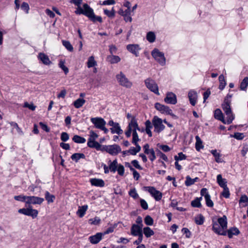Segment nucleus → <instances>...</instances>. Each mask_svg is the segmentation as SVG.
<instances>
[{"mask_svg":"<svg viewBox=\"0 0 248 248\" xmlns=\"http://www.w3.org/2000/svg\"><path fill=\"white\" fill-rule=\"evenodd\" d=\"M101 150L102 151H106L111 155H115L121 152V148L119 145L113 144L110 145H103Z\"/></svg>","mask_w":248,"mask_h":248,"instance_id":"obj_7","label":"nucleus"},{"mask_svg":"<svg viewBox=\"0 0 248 248\" xmlns=\"http://www.w3.org/2000/svg\"><path fill=\"white\" fill-rule=\"evenodd\" d=\"M147 40L151 43H154L156 39L155 33L153 31H149L146 34Z\"/></svg>","mask_w":248,"mask_h":248,"instance_id":"obj_33","label":"nucleus"},{"mask_svg":"<svg viewBox=\"0 0 248 248\" xmlns=\"http://www.w3.org/2000/svg\"><path fill=\"white\" fill-rule=\"evenodd\" d=\"M227 219L225 216L217 219V222L213 224V229L216 233L221 235H227Z\"/></svg>","mask_w":248,"mask_h":248,"instance_id":"obj_2","label":"nucleus"},{"mask_svg":"<svg viewBox=\"0 0 248 248\" xmlns=\"http://www.w3.org/2000/svg\"><path fill=\"white\" fill-rule=\"evenodd\" d=\"M152 124L154 127V132L159 133L165 128L163 124V120L157 116H154L152 119Z\"/></svg>","mask_w":248,"mask_h":248,"instance_id":"obj_6","label":"nucleus"},{"mask_svg":"<svg viewBox=\"0 0 248 248\" xmlns=\"http://www.w3.org/2000/svg\"><path fill=\"white\" fill-rule=\"evenodd\" d=\"M86 64L88 68L95 67L97 64L93 56H91L88 58Z\"/></svg>","mask_w":248,"mask_h":248,"instance_id":"obj_28","label":"nucleus"},{"mask_svg":"<svg viewBox=\"0 0 248 248\" xmlns=\"http://www.w3.org/2000/svg\"><path fill=\"white\" fill-rule=\"evenodd\" d=\"M131 233L133 236L142 235V227L137 224H133L131 228Z\"/></svg>","mask_w":248,"mask_h":248,"instance_id":"obj_21","label":"nucleus"},{"mask_svg":"<svg viewBox=\"0 0 248 248\" xmlns=\"http://www.w3.org/2000/svg\"><path fill=\"white\" fill-rule=\"evenodd\" d=\"M85 103V100L83 98H78L76 101H74L73 104L74 107L78 108L81 107Z\"/></svg>","mask_w":248,"mask_h":248,"instance_id":"obj_39","label":"nucleus"},{"mask_svg":"<svg viewBox=\"0 0 248 248\" xmlns=\"http://www.w3.org/2000/svg\"><path fill=\"white\" fill-rule=\"evenodd\" d=\"M124 134L127 138L130 137L132 135V142L136 146V147H131L129 149L128 152L131 155H136L141 150V147L138 143V142L140 141V140L139 137L137 132L135 131V127L132 125L130 126H129V130L127 131H125Z\"/></svg>","mask_w":248,"mask_h":248,"instance_id":"obj_1","label":"nucleus"},{"mask_svg":"<svg viewBox=\"0 0 248 248\" xmlns=\"http://www.w3.org/2000/svg\"><path fill=\"white\" fill-rule=\"evenodd\" d=\"M45 199L47 201L48 203L54 202L55 199L54 195L50 194L48 191L45 192Z\"/></svg>","mask_w":248,"mask_h":248,"instance_id":"obj_43","label":"nucleus"},{"mask_svg":"<svg viewBox=\"0 0 248 248\" xmlns=\"http://www.w3.org/2000/svg\"><path fill=\"white\" fill-rule=\"evenodd\" d=\"M223 190L221 193V195L223 197L225 198H228L230 196V191L228 187L227 186L223 187Z\"/></svg>","mask_w":248,"mask_h":248,"instance_id":"obj_56","label":"nucleus"},{"mask_svg":"<svg viewBox=\"0 0 248 248\" xmlns=\"http://www.w3.org/2000/svg\"><path fill=\"white\" fill-rule=\"evenodd\" d=\"M151 55L160 65L164 66L166 65V59L163 52L161 51L158 48H155L151 52Z\"/></svg>","mask_w":248,"mask_h":248,"instance_id":"obj_3","label":"nucleus"},{"mask_svg":"<svg viewBox=\"0 0 248 248\" xmlns=\"http://www.w3.org/2000/svg\"><path fill=\"white\" fill-rule=\"evenodd\" d=\"M240 233L239 230L236 227L230 228L227 231V234L229 238H231L233 235H237Z\"/></svg>","mask_w":248,"mask_h":248,"instance_id":"obj_26","label":"nucleus"},{"mask_svg":"<svg viewBox=\"0 0 248 248\" xmlns=\"http://www.w3.org/2000/svg\"><path fill=\"white\" fill-rule=\"evenodd\" d=\"M239 205L241 207H246L248 205V197L246 195H243L240 198L239 201Z\"/></svg>","mask_w":248,"mask_h":248,"instance_id":"obj_29","label":"nucleus"},{"mask_svg":"<svg viewBox=\"0 0 248 248\" xmlns=\"http://www.w3.org/2000/svg\"><path fill=\"white\" fill-rule=\"evenodd\" d=\"M196 139V143H195V148L197 151H199L201 149L203 148V146L202 145V142L200 138L198 136H196L195 137Z\"/></svg>","mask_w":248,"mask_h":248,"instance_id":"obj_35","label":"nucleus"},{"mask_svg":"<svg viewBox=\"0 0 248 248\" xmlns=\"http://www.w3.org/2000/svg\"><path fill=\"white\" fill-rule=\"evenodd\" d=\"M146 87L152 92L154 93L157 95H159L160 93L158 90V86L155 81L150 78H148L144 81Z\"/></svg>","mask_w":248,"mask_h":248,"instance_id":"obj_8","label":"nucleus"},{"mask_svg":"<svg viewBox=\"0 0 248 248\" xmlns=\"http://www.w3.org/2000/svg\"><path fill=\"white\" fill-rule=\"evenodd\" d=\"M231 137H233L237 140H241L244 138V134L242 133L237 132L235 133L233 135H231Z\"/></svg>","mask_w":248,"mask_h":248,"instance_id":"obj_59","label":"nucleus"},{"mask_svg":"<svg viewBox=\"0 0 248 248\" xmlns=\"http://www.w3.org/2000/svg\"><path fill=\"white\" fill-rule=\"evenodd\" d=\"M210 152L215 157V159L216 162L219 163L223 162L220 153L217 150H212L210 151Z\"/></svg>","mask_w":248,"mask_h":248,"instance_id":"obj_25","label":"nucleus"},{"mask_svg":"<svg viewBox=\"0 0 248 248\" xmlns=\"http://www.w3.org/2000/svg\"><path fill=\"white\" fill-rule=\"evenodd\" d=\"M188 97L190 103L194 106L198 99V94L196 91L194 90H190L188 93Z\"/></svg>","mask_w":248,"mask_h":248,"instance_id":"obj_19","label":"nucleus"},{"mask_svg":"<svg viewBox=\"0 0 248 248\" xmlns=\"http://www.w3.org/2000/svg\"><path fill=\"white\" fill-rule=\"evenodd\" d=\"M71 158L73 161L77 162L80 159L85 158V155L82 153H75L71 155Z\"/></svg>","mask_w":248,"mask_h":248,"instance_id":"obj_36","label":"nucleus"},{"mask_svg":"<svg viewBox=\"0 0 248 248\" xmlns=\"http://www.w3.org/2000/svg\"><path fill=\"white\" fill-rule=\"evenodd\" d=\"M144 222L147 225L151 226L154 223V220L150 216H147L144 218Z\"/></svg>","mask_w":248,"mask_h":248,"instance_id":"obj_52","label":"nucleus"},{"mask_svg":"<svg viewBox=\"0 0 248 248\" xmlns=\"http://www.w3.org/2000/svg\"><path fill=\"white\" fill-rule=\"evenodd\" d=\"M87 145L89 147L95 148L97 150H98L100 147V145L98 142L91 139H88Z\"/></svg>","mask_w":248,"mask_h":248,"instance_id":"obj_34","label":"nucleus"},{"mask_svg":"<svg viewBox=\"0 0 248 248\" xmlns=\"http://www.w3.org/2000/svg\"><path fill=\"white\" fill-rule=\"evenodd\" d=\"M88 17L90 18L93 21L95 22L96 21L102 22V19L101 16H95V15L94 14L93 11V9H92V14L90 16H88Z\"/></svg>","mask_w":248,"mask_h":248,"instance_id":"obj_45","label":"nucleus"},{"mask_svg":"<svg viewBox=\"0 0 248 248\" xmlns=\"http://www.w3.org/2000/svg\"><path fill=\"white\" fill-rule=\"evenodd\" d=\"M59 66L64 71L66 75L69 72L68 68L65 65L64 61L60 60L59 63Z\"/></svg>","mask_w":248,"mask_h":248,"instance_id":"obj_51","label":"nucleus"},{"mask_svg":"<svg viewBox=\"0 0 248 248\" xmlns=\"http://www.w3.org/2000/svg\"><path fill=\"white\" fill-rule=\"evenodd\" d=\"M119 165H118L117 160L116 159L111 162L110 160L109 161L108 166L110 171L113 172H115L117 169Z\"/></svg>","mask_w":248,"mask_h":248,"instance_id":"obj_31","label":"nucleus"},{"mask_svg":"<svg viewBox=\"0 0 248 248\" xmlns=\"http://www.w3.org/2000/svg\"><path fill=\"white\" fill-rule=\"evenodd\" d=\"M186 155L183 154L182 153H179L178 155L174 156V159L175 161H178L179 160H185L186 159Z\"/></svg>","mask_w":248,"mask_h":248,"instance_id":"obj_57","label":"nucleus"},{"mask_svg":"<svg viewBox=\"0 0 248 248\" xmlns=\"http://www.w3.org/2000/svg\"><path fill=\"white\" fill-rule=\"evenodd\" d=\"M118 171V173L121 175L123 176L124 173V167L121 164H119L117 167V170Z\"/></svg>","mask_w":248,"mask_h":248,"instance_id":"obj_63","label":"nucleus"},{"mask_svg":"<svg viewBox=\"0 0 248 248\" xmlns=\"http://www.w3.org/2000/svg\"><path fill=\"white\" fill-rule=\"evenodd\" d=\"M202 199V197L197 198L191 202V204L192 206L194 207H201L202 206L201 201Z\"/></svg>","mask_w":248,"mask_h":248,"instance_id":"obj_46","label":"nucleus"},{"mask_svg":"<svg viewBox=\"0 0 248 248\" xmlns=\"http://www.w3.org/2000/svg\"><path fill=\"white\" fill-rule=\"evenodd\" d=\"M88 208V206L87 205H84L81 206H79L78 208V210L77 211V215L79 217H82L85 214Z\"/></svg>","mask_w":248,"mask_h":248,"instance_id":"obj_24","label":"nucleus"},{"mask_svg":"<svg viewBox=\"0 0 248 248\" xmlns=\"http://www.w3.org/2000/svg\"><path fill=\"white\" fill-rule=\"evenodd\" d=\"M92 186L97 187H103L105 186L104 181L101 179L92 178L90 180Z\"/></svg>","mask_w":248,"mask_h":248,"instance_id":"obj_23","label":"nucleus"},{"mask_svg":"<svg viewBox=\"0 0 248 248\" xmlns=\"http://www.w3.org/2000/svg\"><path fill=\"white\" fill-rule=\"evenodd\" d=\"M88 222L91 225H98L100 223L101 219L99 217H95L94 218L89 219Z\"/></svg>","mask_w":248,"mask_h":248,"instance_id":"obj_48","label":"nucleus"},{"mask_svg":"<svg viewBox=\"0 0 248 248\" xmlns=\"http://www.w3.org/2000/svg\"><path fill=\"white\" fill-rule=\"evenodd\" d=\"M232 96V94H231L230 93L228 94L226 97H225L224 102L222 104H227L229 106H231V98Z\"/></svg>","mask_w":248,"mask_h":248,"instance_id":"obj_58","label":"nucleus"},{"mask_svg":"<svg viewBox=\"0 0 248 248\" xmlns=\"http://www.w3.org/2000/svg\"><path fill=\"white\" fill-rule=\"evenodd\" d=\"M28 197V196H27L21 194L18 196H15L14 197V199L17 201L24 202L27 204Z\"/></svg>","mask_w":248,"mask_h":248,"instance_id":"obj_40","label":"nucleus"},{"mask_svg":"<svg viewBox=\"0 0 248 248\" xmlns=\"http://www.w3.org/2000/svg\"><path fill=\"white\" fill-rule=\"evenodd\" d=\"M116 79L121 86L126 88H131L133 86L132 82L129 80L122 72L116 75Z\"/></svg>","mask_w":248,"mask_h":248,"instance_id":"obj_5","label":"nucleus"},{"mask_svg":"<svg viewBox=\"0 0 248 248\" xmlns=\"http://www.w3.org/2000/svg\"><path fill=\"white\" fill-rule=\"evenodd\" d=\"M248 86V77H245L240 85V88L241 90L246 91Z\"/></svg>","mask_w":248,"mask_h":248,"instance_id":"obj_42","label":"nucleus"},{"mask_svg":"<svg viewBox=\"0 0 248 248\" xmlns=\"http://www.w3.org/2000/svg\"><path fill=\"white\" fill-rule=\"evenodd\" d=\"M107 59L110 63L112 64L117 63L121 61V58L116 55H112L111 56H108Z\"/></svg>","mask_w":248,"mask_h":248,"instance_id":"obj_37","label":"nucleus"},{"mask_svg":"<svg viewBox=\"0 0 248 248\" xmlns=\"http://www.w3.org/2000/svg\"><path fill=\"white\" fill-rule=\"evenodd\" d=\"M104 14L109 17H113L115 16V11L113 8L111 11H109L107 9H104Z\"/></svg>","mask_w":248,"mask_h":248,"instance_id":"obj_53","label":"nucleus"},{"mask_svg":"<svg viewBox=\"0 0 248 248\" xmlns=\"http://www.w3.org/2000/svg\"><path fill=\"white\" fill-rule=\"evenodd\" d=\"M155 108L162 114L172 115V111L169 107L160 104L159 103H156L155 105Z\"/></svg>","mask_w":248,"mask_h":248,"instance_id":"obj_13","label":"nucleus"},{"mask_svg":"<svg viewBox=\"0 0 248 248\" xmlns=\"http://www.w3.org/2000/svg\"><path fill=\"white\" fill-rule=\"evenodd\" d=\"M117 225L116 224L108 227L103 233V235L107 234H109L113 232L114 229L116 228Z\"/></svg>","mask_w":248,"mask_h":248,"instance_id":"obj_61","label":"nucleus"},{"mask_svg":"<svg viewBox=\"0 0 248 248\" xmlns=\"http://www.w3.org/2000/svg\"><path fill=\"white\" fill-rule=\"evenodd\" d=\"M127 166L130 168V170L133 172L134 178L136 180H138L140 177L139 173L132 166H131L129 163H127Z\"/></svg>","mask_w":248,"mask_h":248,"instance_id":"obj_49","label":"nucleus"},{"mask_svg":"<svg viewBox=\"0 0 248 248\" xmlns=\"http://www.w3.org/2000/svg\"><path fill=\"white\" fill-rule=\"evenodd\" d=\"M18 212L26 216L31 217L33 218H36L38 215V211L36 209H33L30 205L26 208L19 209Z\"/></svg>","mask_w":248,"mask_h":248,"instance_id":"obj_9","label":"nucleus"},{"mask_svg":"<svg viewBox=\"0 0 248 248\" xmlns=\"http://www.w3.org/2000/svg\"><path fill=\"white\" fill-rule=\"evenodd\" d=\"M215 118L223 123L224 116L223 114L220 109H217L214 112Z\"/></svg>","mask_w":248,"mask_h":248,"instance_id":"obj_32","label":"nucleus"},{"mask_svg":"<svg viewBox=\"0 0 248 248\" xmlns=\"http://www.w3.org/2000/svg\"><path fill=\"white\" fill-rule=\"evenodd\" d=\"M21 8L25 12V13L26 14L29 13L30 7H29V4L27 2H23L22 3Z\"/></svg>","mask_w":248,"mask_h":248,"instance_id":"obj_64","label":"nucleus"},{"mask_svg":"<svg viewBox=\"0 0 248 248\" xmlns=\"http://www.w3.org/2000/svg\"><path fill=\"white\" fill-rule=\"evenodd\" d=\"M126 117L129 121L128 122V125L125 131H127L128 130H129V126H130L131 125L135 127V131L137 132V130L140 131V128L137 122V120L136 119V117L134 116H132L129 113H128L126 114Z\"/></svg>","mask_w":248,"mask_h":248,"instance_id":"obj_12","label":"nucleus"},{"mask_svg":"<svg viewBox=\"0 0 248 248\" xmlns=\"http://www.w3.org/2000/svg\"><path fill=\"white\" fill-rule=\"evenodd\" d=\"M164 101L166 103L174 105L177 103L176 96L173 93H168L164 99Z\"/></svg>","mask_w":248,"mask_h":248,"instance_id":"obj_17","label":"nucleus"},{"mask_svg":"<svg viewBox=\"0 0 248 248\" xmlns=\"http://www.w3.org/2000/svg\"><path fill=\"white\" fill-rule=\"evenodd\" d=\"M204 198L206 202V204L208 207H212L214 206V203L211 199L210 196Z\"/></svg>","mask_w":248,"mask_h":248,"instance_id":"obj_62","label":"nucleus"},{"mask_svg":"<svg viewBox=\"0 0 248 248\" xmlns=\"http://www.w3.org/2000/svg\"><path fill=\"white\" fill-rule=\"evenodd\" d=\"M77 6V10L75 11L76 14H83L87 17L92 14V8L87 4H84L82 7H81L80 5Z\"/></svg>","mask_w":248,"mask_h":248,"instance_id":"obj_11","label":"nucleus"},{"mask_svg":"<svg viewBox=\"0 0 248 248\" xmlns=\"http://www.w3.org/2000/svg\"><path fill=\"white\" fill-rule=\"evenodd\" d=\"M110 130L112 134L116 133L118 135H120L123 133V131L121 129L120 124L118 123L111 127Z\"/></svg>","mask_w":248,"mask_h":248,"instance_id":"obj_30","label":"nucleus"},{"mask_svg":"<svg viewBox=\"0 0 248 248\" xmlns=\"http://www.w3.org/2000/svg\"><path fill=\"white\" fill-rule=\"evenodd\" d=\"M103 234L101 232H98L95 235H92L89 237L90 242L93 244H96L99 243L102 238Z\"/></svg>","mask_w":248,"mask_h":248,"instance_id":"obj_20","label":"nucleus"},{"mask_svg":"<svg viewBox=\"0 0 248 248\" xmlns=\"http://www.w3.org/2000/svg\"><path fill=\"white\" fill-rule=\"evenodd\" d=\"M217 181L219 186L221 187L227 186V181L225 179L222 178L221 174H218L217 176Z\"/></svg>","mask_w":248,"mask_h":248,"instance_id":"obj_27","label":"nucleus"},{"mask_svg":"<svg viewBox=\"0 0 248 248\" xmlns=\"http://www.w3.org/2000/svg\"><path fill=\"white\" fill-rule=\"evenodd\" d=\"M194 184V180L191 179L190 176H187L186 177V180L185 181V185L187 186H190Z\"/></svg>","mask_w":248,"mask_h":248,"instance_id":"obj_60","label":"nucleus"},{"mask_svg":"<svg viewBox=\"0 0 248 248\" xmlns=\"http://www.w3.org/2000/svg\"><path fill=\"white\" fill-rule=\"evenodd\" d=\"M222 107L226 115V119L224 118L223 124H231L234 119L235 116L232 111L231 106L227 104H222Z\"/></svg>","mask_w":248,"mask_h":248,"instance_id":"obj_4","label":"nucleus"},{"mask_svg":"<svg viewBox=\"0 0 248 248\" xmlns=\"http://www.w3.org/2000/svg\"><path fill=\"white\" fill-rule=\"evenodd\" d=\"M44 201V199L42 198L31 196H28L27 204H41Z\"/></svg>","mask_w":248,"mask_h":248,"instance_id":"obj_16","label":"nucleus"},{"mask_svg":"<svg viewBox=\"0 0 248 248\" xmlns=\"http://www.w3.org/2000/svg\"><path fill=\"white\" fill-rule=\"evenodd\" d=\"M143 149L145 154L148 155L149 158L151 161H153L155 159V152L153 149H150L148 144H145L143 147Z\"/></svg>","mask_w":248,"mask_h":248,"instance_id":"obj_15","label":"nucleus"},{"mask_svg":"<svg viewBox=\"0 0 248 248\" xmlns=\"http://www.w3.org/2000/svg\"><path fill=\"white\" fill-rule=\"evenodd\" d=\"M129 195L134 199H136L139 198V195L137 193L135 188L131 189L129 191Z\"/></svg>","mask_w":248,"mask_h":248,"instance_id":"obj_55","label":"nucleus"},{"mask_svg":"<svg viewBox=\"0 0 248 248\" xmlns=\"http://www.w3.org/2000/svg\"><path fill=\"white\" fill-rule=\"evenodd\" d=\"M38 59L45 65H49L51 63L48 56L44 53H40L38 56Z\"/></svg>","mask_w":248,"mask_h":248,"instance_id":"obj_22","label":"nucleus"},{"mask_svg":"<svg viewBox=\"0 0 248 248\" xmlns=\"http://www.w3.org/2000/svg\"><path fill=\"white\" fill-rule=\"evenodd\" d=\"M10 125L13 127V129H16L17 132L20 135H23L24 133L22 129L18 126L17 123L14 122H11L10 123Z\"/></svg>","mask_w":248,"mask_h":248,"instance_id":"obj_44","label":"nucleus"},{"mask_svg":"<svg viewBox=\"0 0 248 248\" xmlns=\"http://www.w3.org/2000/svg\"><path fill=\"white\" fill-rule=\"evenodd\" d=\"M127 49L131 53L134 54L136 57L139 56V51L140 50V47L139 45L137 44H130L126 46Z\"/></svg>","mask_w":248,"mask_h":248,"instance_id":"obj_18","label":"nucleus"},{"mask_svg":"<svg viewBox=\"0 0 248 248\" xmlns=\"http://www.w3.org/2000/svg\"><path fill=\"white\" fill-rule=\"evenodd\" d=\"M144 189L148 191L156 201H159L162 197V194L153 186H145Z\"/></svg>","mask_w":248,"mask_h":248,"instance_id":"obj_10","label":"nucleus"},{"mask_svg":"<svg viewBox=\"0 0 248 248\" xmlns=\"http://www.w3.org/2000/svg\"><path fill=\"white\" fill-rule=\"evenodd\" d=\"M219 81V89L221 90L224 89L226 85V82L225 79V78L223 75H221L218 78Z\"/></svg>","mask_w":248,"mask_h":248,"instance_id":"obj_41","label":"nucleus"},{"mask_svg":"<svg viewBox=\"0 0 248 248\" xmlns=\"http://www.w3.org/2000/svg\"><path fill=\"white\" fill-rule=\"evenodd\" d=\"M62 43L63 46L69 51L72 52L73 51V47L70 43V42L66 40H62Z\"/></svg>","mask_w":248,"mask_h":248,"instance_id":"obj_50","label":"nucleus"},{"mask_svg":"<svg viewBox=\"0 0 248 248\" xmlns=\"http://www.w3.org/2000/svg\"><path fill=\"white\" fill-rule=\"evenodd\" d=\"M73 140L78 143H83L86 142V139L78 135H75L72 139Z\"/></svg>","mask_w":248,"mask_h":248,"instance_id":"obj_47","label":"nucleus"},{"mask_svg":"<svg viewBox=\"0 0 248 248\" xmlns=\"http://www.w3.org/2000/svg\"><path fill=\"white\" fill-rule=\"evenodd\" d=\"M143 232L147 238H149L154 234V232L149 227H144Z\"/></svg>","mask_w":248,"mask_h":248,"instance_id":"obj_38","label":"nucleus"},{"mask_svg":"<svg viewBox=\"0 0 248 248\" xmlns=\"http://www.w3.org/2000/svg\"><path fill=\"white\" fill-rule=\"evenodd\" d=\"M91 121L96 128L100 129L106 124V121L101 117L92 118Z\"/></svg>","mask_w":248,"mask_h":248,"instance_id":"obj_14","label":"nucleus"},{"mask_svg":"<svg viewBox=\"0 0 248 248\" xmlns=\"http://www.w3.org/2000/svg\"><path fill=\"white\" fill-rule=\"evenodd\" d=\"M203 222L204 217L202 215H200L195 217V222L197 224L202 225L203 223Z\"/></svg>","mask_w":248,"mask_h":248,"instance_id":"obj_54","label":"nucleus"}]
</instances>
